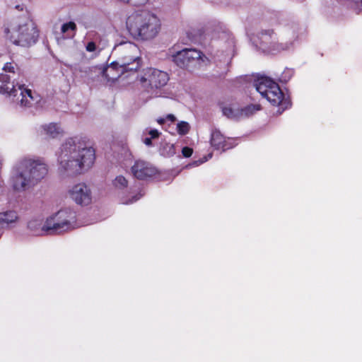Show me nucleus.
Instances as JSON below:
<instances>
[{
    "label": "nucleus",
    "instance_id": "nucleus-32",
    "mask_svg": "<svg viewBox=\"0 0 362 362\" xmlns=\"http://www.w3.org/2000/svg\"><path fill=\"white\" fill-rule=\"evenodd\" d=\"M165 119L164 118H159L157 119L158 123L162 124L165 122Z\"/></svg>",
    "mask_w": 362,
    "mask_h": 362
},
{
    "label": "nucleus",
    "instance_id": "nucleus-36",
    "mask_svg": "<svg viewBox=\"0 0 362 362\" xmlns=\"http://www.w3.org/2000/svg\"><path fill=\"white\" fill-rule=\"evenodd\" d=\"M2 165V159L0 158V167Z\"/></svg>",
    "mask_w": 362,
    "mask_h": 362
},
{
    "label": "nucleus",
    "instance_id": "nucleus-33",
    "mask_svg": "<svg viewBox=\"0 0 362 362\" xmlns=\"http://www.w3.org/2000/svg\"><path fill=\"white\" fill-rule=\"evenodd\" d=\"M16 8H17V9L22 10V8H21V6H16Z\"/></svg>",
    "mask_w": 362,
    "mask_h": 362
},
{
    "label": "nucleus",
    "instance_id": "nucleus-15",
    "mask_svg": "<svg viewBox=\"0 0 362 362\" xmlns=\"http://www.w3.org/2000/svg\"><path fill=\"white\" fill-rule=\"evenodd\" d=\"M127 72L128 71L123 67H120L115 61L103 69V76L108 82L113 83Z\"/></svg>",
    "mask_w": 362,
    "mask_h": 362
},
{
    "label": "nucleus",
    "instance_id": "nucleus-28",
    "mask_svg": "<svg viewBox=\"0 0 362 362\" xmlns=\"http://www.w3.org/2000/svg\"><path fill=\"white\" fill-rule=\"evenodd\" d=\"M160 134V133L157 129H151L148 132V134L151 136L150 138H151L152 139L158 138Z\"/></svg>",
    "mask_w": 362,
    "mask_h": 362
},
{
    "label": "nucleus",
    "instance_id": "nucleus-7",
    "mask_svg": "<svg viewBox=\"0 0 362 362\" xmlns=\"http://www.w3.org/2000/svg\"><path fill=\"white\" fill-rule=\"evenodd\" d=\"M10 76L6 74H0V81L4 83L0 87L1 93H7L13 103L21 107H30L35 101V97L30 89L24 88V85H18L16 88L13 83H9Z\"/></svg>",
    "mask_w": 362,
    "mask_h": 362
},
{
    "label": "nucleus",
    "instance_id": "nucleus-21",
    "mask_svg": "<svg viewBox=\"0 0 362 362\" xmlns=\"http://www.w3.org/2000/svg\"><path fill=\"white\" fill-rule=\"evenodd\" d=\"M127 179L122 175H119L115 177L113 181V185L117 189H124L127 186Z\"/></svg>",
    "mask_w": 362,
    "mask_h": 362
},
{
    "label": "nucleus",
    "instance_id": "nucleus-5",
    "mask_svg": "<svg viewBox=\"0 0 362 362\" xmlns=\"http://www.w3.org/2000/svg\"><path fill=\"white\" fill-rule=\"evenodd\" d=\"M169 76L165 71L154 68L144 69L138 78L143 93L150 98L158 96V90L167 84Z\"/></svg>",
    "mask_w": 362,
    "mask_h": 362
},
{
    "label": "nucleus",
    "instance_id": "nucleus-22",
    "mask_svg": "<svg viewBox=\"0 0 362 362\" xmlns=\"http://www.w3.org/2000/svg\"><path fill=\"white\" fill-rule=\"evenodd\" d=\"M190 129V126L188 122L182 121L177 124V131L179 134L185 135L187 134Z\"/></svg>",
    "mask_w": 362,
    "mask_h": 362
},
{
    "label": "nucleus",
    "instance_id": "nucleus-19",
    "mask_svg": "<svg viewBox=\"0 0 362 362\" xmlns=\"http://www.w3.org/2000/svg\"><path fill=\"white\" fill-rule=\"evenodd\" d=\"M42 129L45 133L51 138H56L63 133L62 129L56 123L44 125Z\"/></svg>",
    "mask_w": 362,
    "mask_h": 362
},
{
    "label": "nucleus",
    "instance_id": "nucleus-2",
    "mask_svg": "<svg viewBox=\"0 0 362 362\" xmlns=\"http://www.w3.org/2000/svg\"><path fill=\"white\" fill-rule=\"evenodd\" d=\"M49 173V166L41 157L25 156L20 158L12 170L11 182L16 192H24L33 188Z\"/></svg>",
    "mask_w": 362,
    "mask_h": 362
},
{
    "label": "nucleus",
    "instance_id": "nucleus-12",
    "mask_svg": "<svg viewBox=\"0 0 362 362\" xmlns=\"http://www.w3.org/2000/svg\"><path fill=\"white\" fill-rule=\"evenodd\" d=\"M259 106L252 105L240 109L236 105H230L223 107V114L229 119H239L243 117L252 114L255 111L258 110Z\"/></svg>",
    "mask_w": 362,
    "mask_h": 362
},
{
    "label": "nucleus",
    "instance_id": "nucleus-8",
    "mask_svg": "<svg viewBox=\"0 0 362 362\" xmlns=\"http://www.w3.org/2000/svg\"><path fill=\"white\" fill-rule=\"evenodd\" d=\"M45 227L49 229V234L71 230L76 227V213L70 209H61L47 218Z\"/></svg>",
    "mask_w": 362,
    "mask_h": 362
},
{
    "label": "nucleus",
    "instance_id": "nucleus-11",
    "mask_svg": "<svg viewBox=\"0 0 362 362\" xmlns=\"http://www.w3.org/2000/svg\"><path fill=\"white\" fill-rule=\"evenodd\" d=\"M68 195L71 199L79 205L87 206L92 202L90 189L85 183H77L69 188Z\"/></svg>",
    "mask_w": 362,
    "mask_h": 362
},
{
    "label": "nucleus",
    "instance_id": "nucleus-34",
    "mask_svg": "<svg viewBox=\"0 0 362 362\" xmlns=\"http://www.w3.org/2000/svg\"><path fill=\"white\" fill-rule=\"evenodd\" d=\"M16 8H17V9L22 10V8H21V6H16Z\"/></svg>",
    "mask_w": 362,
    "mask_h": 362
},
{
    "label": "nucleus",
    "instance_id": "nucleus-3",
    "mask_svg": "<svg viewBox=\"0 0 362 362\" xmlns=\"http://www.w3.org/2000/svg\"><path fill=\"white\" fill-rule=\"evenodd\" d=\"M127 28L136 40H150L160 31L161 22L153 13L140 10L132 13L127 19Z\"/></svg>",
    "mask_w": 362,
    "mask_h": 362
},
{
    "label": "nucleus",
    "instance_id": "nucleus-13",
    "mask_svg": "<svg viewBox=\"0 0 362 362\" xmlns=\"http://www.w3.org/2000/svg\"><path fill=\"white\" fill-rule=\"evenodd\" d=\"M132 172L137 179L144 180L155 175L157 170L149 163L144 160H137L132 167Z\"/></svg>",
    "mask_w": 362,
    "mask_h": 362
},
{
    "label": "nucleus",
    "instance_id": "nucleus-27",
    "mask_svg": "<svg viewBox=\"0 0 362 362\" xmlns=\"http://www.w3.org/2000/svg\"><path fill=\"white\" fill-rule=\"evenodd\" d=\"M86 49L89 52H95L96 50V45L93 42H89L86 45Z\"/></svg>",
    "mask_w": 362,
    "mask_h": 362
},
{
    "label": "nucleus",
    "instance_id": "nucleus-25",
    "mask_svg": "<svg viewBox=\"0 0 362 362\" xmlns=\"http://www.w3.org/2000/svg\"><path fill=\"white\" fill-rule=\"evenodd\" d=\"M3 69H4V71L5 72L13 73V74H14V73H15V71H14L15 68H14V66L12 65V64H11V63H6V64L4 65V66Z\"/></svg>",
    "mask_w": 362,
    "mask_h": 362
},
{
    "label": "nucleus",
    "instance_id": "nucleus-26",
    "mask_svg": "<svg viewBox=\"0 0 362 362\" xmlns=\"http://www.w3.org/2000/svg\"><path fill=\"white\" fill-rule=\"evenodd\" d=\"M192 149L189 147H184L182 150V155L186 158L190 157L192 154Z\"/></svg>",
    "mask_w": 362,
    "mask_h": 362
},
{
    "label": "nucleus",
    "instance_id": "nucleus-1",
    "mask_svg": "<svg viewBox=\"0 0 362 362\" xmlns=\"http://www.w3.org/2000/svg\"><path fill=\"white\" fill-rule=\"evenodd\" d=\"M95 160V150L78 139H69L58 156V172L64 177L75 176L89 169Z\"/></svg>",
    "mask_w": 362,
    "mask_h": 362
},
{
    "label": "nucleus",
    "instance_id": "nucleus-16",
    "mask_svg": "<svg viewBox=\"0 0 362 362\" xmlns=\"http://www.w3.org/2000/svg\"><path fill=\"white\" fill-rule=\"evenodd\" d=\"M46 225L47 219L45 221L33 219L28 222V228L35 235L49 234V229L45 227Z\"/></svg>",
    "mask_w": 362,
    "mask_h": 362
},
{
    "label": "nucleus",
    "instance_id": "nucleus-4",
    "mask_svg": "<svg viewBox=\"0 0 362 362\" xmlns=\"http://www.w3.org/2000/svg\"><path fill=\"white\" fill-rule=\"evenodd\" d=\"M117 55L116 64L128 72H135L141 66L140 50L136 45L131 42H122L115 46Z\"/></svg>",
    "mask_w": 362,
    "mask_h": 362
},
{
    "label": "nucleus",
    "instance_id": "nucleus-35",
    "mask_svg": "<svg viewBox=\"0 0 362 362\" xmlns=\"http://www.w3.org/2000/svg\"><path fill=\"white\" fill-rule=\"evenodd\" d=\"M359 5L362 7V0L359 1Z\"/></svg>",
    "mask_w": 362,
    "mask_h": 362
},
{
    "label": "nucleus",
    "instance_id": "nucleus-9",
    "mask_svg": "<svg viewBox=\"0 0 362 362\" xmlns=\"http://www.w3.org/2000/svg\"><path fill=\"white\" fill-rule=\"evenodd\" d=\"M170 57L177 66L189 70L201 67L208 61L204 54L195 49H183L172 53Z\"/></svg>",
    "mask_w": 362,
    "mask_h": 362
},
{
    "label": "nucleus",
    "instance_id": "nucleus-31",
    "mask_svg": "<svg viewBox=\"0 0 362 362\" xmlns=\"http://www.w3.org/2000/svg\"><path fill=\"white\" fill-rule=\"evenodd\" d=\"M141 196H142L141 194H140L139 197L136 196V197H134L132 201H130L129 202H126V204L133 203L134 202H136V200L139 199Z\"/></svg>",
    "mask_w": 362,
    "mask_h": 362
},
{
    "label": "nucleus",
    "instance_id": "nucleus-24",
    "mask_svg": "<svg viewBox=\"0 0 362 362\" xmlns=\"http://www.w3.org/2000/svg\"><path fill=\"white\" fill-rule=\"evenodd\" d=\"M168 148V152L166 153V156H173L175 153V149L173 144H167L163 148V150Z\"/></svg>",
    "mask_w": 362,
    "mask_h": 362
},
{
    "label": "nucleus",
    "instance_id": "nucleus-18",
    "mask_svg": "<svg viewBox=\"0 0 362 362\" xmlns=\"http://www.w3.org/2000/svg\"><path fill=\"white\" fill-rule=\"evenodd\" d=\"M211 144L216 149H222L223 151L231 148V146L228 144L222 134L217 130L212 132Z\"/></svg>",
    "mask_w": 362,
    "mask_h": 362
},
{
    "label": "nucleus",
    "instance_id": "nucleus-14",
    "mask_svg": "<svg viewBox=\"0 0 362 362\" xmlns=\"http://www.w3.org/2000/svg\"><path fill=\"white\" fill-rule=\"evenodd\" d=\"M260 40L263 46L270 50H284L288 48V45H283L276 41V35L272 31L267 30L262 33Z\"/></svg>",
    "mask_w": 362,
    "mask_h": 362
},
{
    "label": "nucleus",
    "instance_id": "nucleus-20",
    "mask_svg": "<svg viewBox=\"0 0 362 362\" xmlns=\"http://www.w3.org/2000/svg\"><path fill=\"white\" fill-rule=\"evenodd\" d=\"M76 30V25L74 22L70 21L62 25L61 32L66 35L68 37H73Z\"/></svg>",
    "mask_w": 362,
    "mask_h": 362
},
{
    "label": "nucleus",
    "instance_id": "nucleus-23",
    "mask_svg": "<svg viewBox=\"0 0 362 362\" xmlns=\"http://www.w3.org/2000/svg\"><path fill=\"white\" fill-rule=\"evenodd\" d=\"M146 3L151 5L154 9H158L163 4V0H147Z\"/></svg>",
    "mask_w": 362,
    "mask_h": 362
},
{
    "label": "nucleus",
    "instance_id": "nucleus-30",
    "mask_svg": "<svg viewBox=\"0 0 362 362\" xmlns=\"http://www.w3.org/2000/svg\"><path fill=\"white\" fill-rule=\"evenodd\" d=\"M166 119L168 120H170L171 122H174V121H175L176 117H175L174 115L169 114L166 116Z\"/></svg>",
    "mask_w": 362,
    "mask_h": 362
},
{
    "label": "nucleus",
    "instance_id": "nucleus-17",
    "mask_svg": "<svg viewBox=\"0 0 362 362\" xmlns=\"http://www.w3.org/2000/svg\"><path fill=\"white\" fill-rule=\"evenodd\" d=\"M18 221V216L14 211H7L0 213L1 229L13 226Z\"/></svg>",
    "mask_w": 362,
    "mask_h": 362
},
{
    "label": "nucleus",
    "instance_id": "nucleus-29",
    "mask_svg": "<svg viewBox=\"0 0 362 362\" xmlns=\"http://www.w3.org/2000/svg\"><path fill=\"white\" fill-rule=\"evenodd\" d=\"M151 138H145L144 139V143L146 145V146H151L152 144V142H151Z\"/></svg>",
    "mask_w": 362,
    "mask_h": 362
},
{
    "label": "nucleus",
    "instance_id": "nucleus-10",
    "mask_svg": "<svg viewBox=\"0 0 362 362\" xmlns=\"http://www.w3.org/2000/svg\"><path fill=\"white\" fill-rule=\"evenodd\" d=\"M255 87L259 94L265 98L273 105H281L282 111L287 108L285 105L286 102L284 101V94L279 86L267 77H261L255 82Z\"/></svg>",
    "mask_w": 362,
    "mask_h": 362
},
{
    "label": "nucleus",
    "instance_id": "nucleus-6",
    "mask_svg": "<svg viewBox=\"0 0 362 362\" xmlns=\"http://www.w3.org/2000/svg\"><path fill=\"white\" fill-rule=\"evenodd\" d=\"M8 39L16 45L27 47L35 43L38 33L35 23L27 18L12 27L11 30H5Z\"/></svg>",
    "mask_w": 362,
    "mask_h": 362
}]
</instances>
